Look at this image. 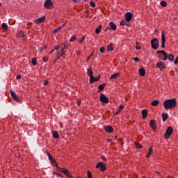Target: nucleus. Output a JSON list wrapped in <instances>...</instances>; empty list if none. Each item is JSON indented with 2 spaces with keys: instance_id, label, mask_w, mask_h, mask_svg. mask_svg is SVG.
Listing matches in <instances>:
<instances>
[{
  "instance_id": "48",
  "label": "nucleus",
  "mask_w": 178,
  "mask_h": 178,
  "mask_svg": "<svg viewBox=\"0 0 178 178\" xmlns=\"http://www.w3.org/2000/svg\"><path fill=\"white\" fill-rule=\"evenodd\" d=\"M42 60L43 62H48V57H43Z\"/></svg>"
},
{
  "instance_id": "30",
  "label": "nucleus",
  "mask_w": 178,
  "mask_h": 178,
  "mask_svg": "<svg viewBox=\"0 0 178 178\" xmlns=\"http://www.w3.org/2000/svg\"><path fill=\"white\" fill-rule=\"evenodd\" d=\"M54 138H59V134H58V131H54L52 133Z\"/></svg>"
},
{
  "instance_id": "3",
  "label": "nucleus",
  "mask_w": 178,
  "mask_h": 178,
  "mask_svg": "<svg viewBox=\"0 0 178 178\" xmlns=\"http://www.w3.org/2000/svg\"><path fill=\"white\" fill-rule=\"evenodd\" d=\"M96 168L99 169L101 172H105V170H106V165L104 162H98L96 165Z\"/></svg>"
},
{
  "instance_id": "44",
  "label": "nucleus",
  "mask_w": 178,
  "mask_h": 178,
  "mask_svg": "<svg viewBox=\"0 0 178 178\" xmlns=\"http://www.w3.org/2000/svg\"><path fill=\"white\" fill-rule=\"evenodd\" d=\"M86 40V36H83L81 39L79 40V42H83Z\"/></svg>"
},
{
  "instance_id": "24",
  "label": "nucleus",
  "mask_w": 178,
  "mask_h": 178,
  "mask_svg": "<svg viewBox=\"0 0 178 178\" xmlns=\"http://www.w3.org/2000/svg\"><path fill=\"white\" fill-rule=\"evenodd\" d=\"M101 30H102V25H99L98 27L95 29V33L99 34V33H101Z\"/></svg>"
},
{
  "instance_id": "32",
  "label": "nucleus",
  "mask_w": 178,
  "mask_h": 178,
  "mask_svg": "<svg viewBox=\"0 0 178 178\" xmlns=\"http://www.w3.org/2000/svg\"><path fill=\"white\" fill-rule=\"evenodd\" d=\"M1 27L3 29V30H5V31H8V26L6 25V23H3V24H1Z\"/></svg>"
},
{
  "instance_id": "34",
  "label": "nucleus",
  "mask_w": 178,
  "mask_h": 178,
  "mask_svg": "<svg viewBox=\"0 0 178 178\" xmlns=\"http://www.w3.org/2000/svg\"><path fill=\"white\" fill-rule=\"evenodd\" d=\"M152 147H149L147 158H149V156L152 155Z\"/></svg>"
},
{
  "instance_id": "7",
  "label": "nucleus",
  "mask_w": 178,
  "mask_h": 178,
  "mask_svg": "<svg viewBox=\"0 0 178 178\" xmlns=\"http://www.w3.org/2000/svg\"><path fill=\"white\" fill-rule=\"evenodd\" d=\"M44 6L46 9H51L54 6V3H52L51 0H46L44 3Z\"/></svg>"
},
{
  "instance_id": "13",
  "label": "nucleus",
  "mask_w": 178,
  "mask_h": 178,
  "mask_svg": "<svg viewBox=\"0 0 178 178\" xmlns=\"http://www.w3.org/2000/svg\"><path fill=\"white\" fill-rule=\"evenodd\" d=\"M104 130L106 133H113V128L110 125H106L104 127Z\"/></svg>"
},
{
  "instance_id": "53",
  "label": "nucleus",
  "mask_w": 178,
  "mask_h": 178,
  "mask_svg": "<svg viewBox=\"0 0 178 178\" xmlns=\"http://www.w3.org/2000/svg\"><path fill=\"white\" fill-rule=\"evenodd\" d=\"M20 79H22V75L17 74V80H20Z\"/></svg>"
},
{
  "instance_id": "35",
  "label": "nucleus",
  "mask_w": 178,
  "mask_h": 178,
  "mask_svg": "<svg viewBox=\"0 0 178 178\" xmlns=\"http://www.w3.org/2000/svg\"><path fill=\"white\" fill-rule=\"evenodd\" d=\"M107 48H108V51H112V50L113 49V44L111 43L110 45L107 47Z\"/></svg>"
},
{
  "instance_id": "10",
  "label": "nucleus",
  "mask_w": 178,
  "mask_h": 178,
  "mask_svg": "<svg viewBox=\"0 0 178 178\" xmlns=\"http://www.w3.org/2000/svg\"><path fill=\"white\" fill-rule=\"evenodd\" d=\"M149 126L154 131H156V122L154 120H150Z\"/></svg>"
},
{
  "instance_id": "20",
  "label": "nucleus",
  "mask_w": 178,
  "mask_h": 178,
  "mask_svg": "<svg viewBox=\"0 0 178 178\" xmlns=\"http://www.w3.org/2000/svg\"><path fill=\"white\" fill-rule=\"evenodd\" d=\"M62 55H63L62 54V53L60 54L59 53V51H58V53L56 54V56L54 59V63L58 62V60H59V58L62 56Z\"/></svg>"
},
{
  "instance_id": "54",
  "label": "nucleus",
  "mask_w": 178,
  "mask_h": 178,
  "mask_svg": "<svg viewBox=\"0 0 178 178\" xmlns=\"http://www.w3.org/2000/svg\"><path fill=\"white\" fill-rule=\"evenodd\" d=\"M161 48H162L163 49H164V48H165V43L161 42Z\"/></svg>"
},
{
  "instance_id": "29",
  "label": "nucleus",
  "mask_w": 178,
  "mask_h": 178,
  "mask_svg": "<svg viewBox=\"0 0 178 178\" xmlns=\"http://www.w3.org/2000/svg\"><path fill=\"white\" fill-rule=\"evenodd\" d=\"M120 26H129V24H127V21L122 19L120 23Z\"/></svg>"
},
{
  "instance_id": "17",
  "label": "nucleus",
  "mask_w": 178,
  "mask_h": 178,
  "mask_svg": "<svg viewBox=\"0 0 178 178\" xmlns=\"http://www.w3.org/2000/svg\"><path fill=\"white\" fill-rule=\"evenodd\" d=\"M148 115V111L146 109L142 110V118L143 119H145L147 118V115Z\"/></svg>"
},
{
  "instance_id": "42",
  "label": "nucleus",
  "mask_w": 178,
  "mask_h": 178,
  "mask_svg": "<svg viewBox=\"0 0 178 178\" xmlns=\"http://www.w3.org/2000/svg\"><path fill=\"white\" fill-rule=\"evenodd\" d=\"M74 40H76V36H75V35H72V36L71 37V38L70 39V42H73V41H74Z\"/></svg>"
},
{
  "instance_id": "18",
  "label": "nucleus",
  "mask_w": 178,
  "mask_h": 178,
  "mask_svg": "<svg viewBox=\"0 0 178 178\" xmlns=\"http://www.w3.org/2000/svg\"><path fill=\"white\" fill-rule=\"evenodd\" d=\"M161 118H162V120L163 122H166L168 118H169V115H168V113H162L161 114Z\"/></svg>"
},
{
  "instance_id": "36",
  "label": "nucleus",
  "mask_w": 178,
  "mask_h": 178,
  "mask_svg": "<svg viewBox=\"0 0 178 178\" xmlns=\"http://www.w3.org/2000/svg\"><path fill=\"white\" fill-rule=\"evenodd\" d=\"M135 144H136V147L138 148V149H141V148H143V145H141L140 143H135Z\"/></svg>"
},
{
  "instance_id": "26",
  "label": "nucleus",
  "mask_w": 178,
  "mask_h": 178,
  "mask_svg": "<svg viewBox=\"0 0 178 178\" xmlns=\"http://www.w3.org/2000/svg\"><path fill=\"white\" fill-rule=\"evenodd\" d=\"M159 100L156 99L152 102L151 105L152 106H156L157 105H159Z\"/></svg>"
},
{
  "instance_id": "9",
  "label": "nucleus",
  "mask_w": 178,
  "mask_h": 178,
  "mask_svg": "<svg viewBox=\"0 0 178 178\" xmlns=\"http://www.w3.org/2000/svg\"><path fill=\"white\" fill-rule=\"evenodd\" d=\"M10 94L11 97H13V99H14V101L19 102V97L17 96V95H16V92H15V91L10 90Z\"/></svg>"
},
{
  "instance_id": "12",
  "label": "nucleus",
  "mask_w": 178,
  "mask_h": 178,
  "mask_svg": "<svg viewBox=\"0 0 178 178\" xmlns=\"http://www.w3.org/2000/svg\"><path fill=\"white\" fill-rule=\"evenodd\" d=\"M157 54H162L163 55L164 58H163V60H168V53L165 51V50H160L157 51Z\"/></svg>"
},
{
  "instance_id": "31",
  "label": "nucleus",
  "mask_w": 178,
  "mask_h": 178,
  "mask_svg": "<svg viewBox=\"0 0 178 178\" xmlns=\"http://www.w3.org/2000/svg\"><path fill=\"white\" fill-rule=\"evenodd\" d=\"M64 170H65V168H60V167L56 165V171L57 172H61V173H63Z\"/></svg>"
},
{
  "instance_id": "33",
  "label": "nucleus",
  "mask_w": 178,
  "mask_h": 178,
  "mask_svg": "<svg viewBox=\"0 0 178 178\" xmlns=\"http://www.w3.org/2000/svg\"><path fill=\"white\" fill-rule=\"evenodd\" d=\"M51 161V165H54V166H58V163L56 160L53 158Z\"/></svg>"
},
{
  "instance_id": "64",
  "label": "nucleus",
  "mask_w": 178,
  "mask_h": 178,
  "mask_svg": "<svg viewBox=\"0 0 178 178\" xmlns=\"http://www.w3.org/2000/svg\"><path fill=\"white\" fill-rule=\"evenodd\" d=\"M2 6V3H0V8Z\"/></svg>"
},
{
  "instance_id": "28",
  "label": "nucleus",
  "mask_w": 178,
  "mask_h": 178,
  "mask_svg": "<svg viewBox=\"0 0 178 178\" xmlns=\"http://www.w3.org/2000/svg\"><path fill=\"white\" fill-rule=\"evenodd\" d=\"M59 48H60L59 51H60L61 54H62V55H65V54H66V50H65V49H63V46H62V44H61V45L59 47Z\"/></svg>"
},
{
  "instance_id": "47",
  "label": "nucleus",
  "mask_w": 178,
  "mask_h": 178,
  "mask_svg": "<svg viewBox=\"0 0 178 178\" xmlns=\"http://www.w3.org/2000/svg\"><path fill=\"white\" fill-rule=\"evenodd\" d=\"M90 6H92V8H95V2L90 1Z\"/></svg>"
},
{
  "instance_id": "50",
  "label": "nucleus",
  "mask_w": 178,
  "mask_h": 178,
  "mask_svg": "<svg viewBox=\"0 0 178 178\" xmlns=\"http://www.w3.org/2000/svg\"><path fill=\"white\" fill-rule=\"evenodd\" d=\"M134 60H135V62H140V58H138V57H136L134 58Z\"/></svg>"
},
{
  "instance_id": "58",
  "label": "nucleus",
  "mask_w": 178,
  "mask_h": 178,
  "mask_svg": "<svg viewBox=\"0 0 178 178\" xmlns=\"http://www.w3.org/2000/svg\"><path fill=\"white\" fill-rule=\"evenodd\" d=\"M58 31H59V29H55L53 32H54V33H58Z\"/></svg>"
},
{
  "instance_id": "59",
  "label": "nucleus",
  "mask_w": 178,
  "mask_h": 178,
  "mask_svg": "<svg viewBox=\"0 0 178 178\" xmlns=\"http://www.w3.org/2000/svg\"><path fill=\"white\" fill-rule=\"evenodd\" d=\"M158 58H159L161 59L162 58V55L161 54H159Z\"/></svg>"
},
{
  "instance_id": "46",
  "label": "nucleus",
  "mask_w": 178,
  "mask_h": 178,
  "mask_svg": "<svg viewBox=\"0 0 178 178\" xmlns=\"http://www.w3.org/2000/svg\"><path fill=\"white\" fill-rule=\"evenodd\" d=\"M59 47H60V46L58 45L57 47H54V50L57 51V53L59 52V50L60 49V48H59Z\"/></svg>"
},
{
  "instance_id": "45",
  "label": "nucleus",
  "mask_w": 178,
  "mask_h": 178,
  "mask_svg": "<svg viewBox=\"0 0 178 178\" xmlns=\"http://www.w3.org/2000/svg\"><path fill=\"white\" fill-rule=\"evenodd\" d=\"M54 175H56L57 177H62V174L59 173V172H53Z\"/></svg>"
},
{
  "instance_id": "37",
  "label": "nucleus",
  "mask_w": 178,
  "mask_h": 178,
  "mask_svg": "<svg viewBox=\"0 0 178 178\" xmlns=\"http://www.w3.org/2000/svg\"><path fill=\"white\" fill-rule=\"evenodd\" d=\"M160 5H161V6H163V8H166L168 4H167L166 1H161Z\"/></svg>"
},
{
  "instance_id": "2",
  "label": "nucleus",
  "mask_w": 178,
  "mask_h": 178,
  "mask_svg": "<svg viewBox=\"0 0 178 178\" xmlns=\"http://www.w3.org/2000/svg\"><path fill=\"white\" fill-rule=\"evenodd\" d=\"M151 45L153 49H158V48H159V40H158V38H154V39H152L151 40Z\"/></svg>"
},
{
  "instance_id": "57",
  "label": "nucleus",
  "mask_w": 178,
  "mask_h": 178,
  "mask_svg": "<svg viewBox=\"0 0 178 178\" xmlns=\"http://www.w3.org/2000/svg\"><path fill=\"white\" fill-rule=\"evenodd\" d=\"M102 159H103L104 161H106V158H105V156H102Z\"/></svg>"
},
{
  "instance_id": "51",
  "label": "nucleus",
  "mask_w": 178,
  "mask_h": 178,
  "mask_svg": "<svg viewBox=\"0 0 178 178\" xmlns=\"http://www.w3.org/2000/svg\"><path fill=\"white\" fill-rule=\"evenodd\" d=\"M119 109H120H120H124V105H123V104L120 105Z\"/></svg>"
},
{
  "instance_id": "27",
  "label": "nucleus",
  "mask_w": 178,
  "mask_h": 178,
  "mask_svg": "<svg viewBox=\"0 0 178 178\" xmlns=\"http://www.w3.org/2000/svg\"><path fill=\"white\" fill-rule=\"evenodd\" d=\"M105 87H106V83H102L98 86V88L100 90V91H102Z\"/></svg>"
},
{
  "instance_id": "25",
  "label": "nucleus",
  "mask_w": 178,
  "mask_h": 178,
  "mask_svg": "<svg viewBox=\"0 0 178 178\" xmlns=\"http://www.w3.org/2000/svg\"><path fill=\"white\" fill-rule=\"evenodd\" d=\"M168 59L171 62H173V60H175V56H173V54H170L168 55Z\"/></svg>"
},
{
  "instance_id": "61",
  "label": "nucleus",
  "mask_w": 178,
  "mask_h": 178,
  "mask_svg": "<svg viewBox=\"0 0 178 178\" xmlns=\"http://www.w3.org/2000/svg\"><path fill=\"white\" fill-rule=\"evenodd\" d=\"M62 29V26H60V27H58V30L59 31V30H61Z\"/></svg>"
},
{
  "instance_id": "8",
  "label": "nucleus",
  "mask_w": 178,
  "mask_h": 178,
  "mask_svg": "<svg viewBox=\"0 0 178 178\" xmlns=\"http://www.w3.org/2000/svg\"><path fill=\"white\" fill-rule=\"evenodd\" d=\"M134 16V15L131 12H128V13H125L126 22H127L128 23H129V22H131V19H133Z\"/></svg>"
},
{
  "instance_id": "39",
  "label": "nucleus",
  "mask_w": 178,
  "mask_h": 178,
  "mask_svg": "<svg viewBox=\"0 0 178 178\" xmlns=\"http://www.w3.org/2000/svg\"><path fill=\"white\" fill-rule=\"evenodd\" d=\"M99 52H100V54H104L105 52V47H102L99 49Z\"/></svg>"
},
{
  "instance_id": "1",
  "label": "nucleus",
  "mask_w": 178,
  "mask_h": 178,
  "mask_svg": "<svg viewBox=\"0 0 178 178\" xmlns=\"http://www.w3.org/2000/svg\"><path fill=\"white\" fill-rule=\"evenodd\" d=\"M163 105L166 110L174 109V108H176V105H177V101L176 100V98L166 99L163 102Z\"/></svg>"
},
{
  "instance_id": "23",
  "label": "nucleus",
  "mask_w": 178,
  "mask_h": 178,
  "mask_svg": "<svg viewBox=\"0 0 178 178\" xmlns=\"http://www.w3.org/2000/svg\"><path fill=\"white\" fill-rule=\"evenodd\" d=\"M161 42L163 43L166 42V37L165 36V31H163L161 34Z\"/></svg>"
},
{
  "instance_id": "60",
  "label": "nucleus",
  "mask_w": 178,
  "mask_h": 178,
  "mask_svg": "<svg viewBox=\"0 0 178 178\" xmlns=\"http://www.w3.org/2000/svg\"><path fill=\"white\" fill-rule=\"evenodd\" d=\"M73 1V2H74L75 3H77V0H72Z\"/></svg>"
},
{
  "instance_id": "63",
  "label": "nucleus",
  "mask_w": 178,
  "mask_h": 178,
  "mask_svg": "<svg viewBox=\"0 0 178 178\" xmlns=\"http://www.w3.org/2000/svg\"><path fill=\"white\" fill-rule=\"evenodd\" d=\"M22 37H24V33H22Z\"/></svg>"
},
{
  "instance_id": "6",
  "label": "nucleus",
  "mask_w": 178,
  "mask_h": 178,
  "mask_svg": "<svg viewBox=\"0 0 178 178\" xmlns=\"http://www.w3.org/2000/svg\"><path fill=\"white\" fill-rule=\"evenodd\" d=\"M117 29L116 24H114L113 22H110L108 24V26L106 27V30H113V31H115Z\"/></svg>"
},
{
  "instance_id": "43",
  "label": "nucleus",
  "mask_w": 178,
  "mask_h": 178,
  "mask_svg": "<svg viewBox=\"0 0 178 178\" xmlns=\"http://www.w3.org/2000/svg\"><path fill=\"white\" fill-rule=\"evenodd\" d=\"M94 56V53H91V54L87 58L86 60H90L91 58Z\"/></svg>"
},
{
  "instance_id": "19",
  "label": "nucleus",
  "mask_w": 178,
  "mask_h": 178,
  "mask_svg": "<svg viewBox=\"0 0 178 178\" xmlns=\"http://www.w3.org/2000/svg\"><path fill=\"white\" fill-rule=\"evenodd\" d=\"M139 74H140V76H142L143 77H144L145 76V69L140 68L139 69Z\"/></svg>"
},
{
  "instance_id": "4",
  "label": "nucleus",
  "mask_w": 178,
  "mask_h": 178,
  "mask_svg": "<svg viewBox=\"0 0 178 178\" xmlns=\"http://www.w3.org/2000/svg\"><path fill=\"white\" fill-rule=\"evenodd\" d=\"M171 134H173V128L172 127H169L166 129L165 134L164 135L165 138H166V140L170 138Z\"/></svg>"
},
{
  "instance_id": "21",
  "label": "nucleus",
  "mask_w": 178,
  "mask_h": 178,
  "mask_svg": "<svg viewBox=\"0 0 178 178\" xmlns=\"http://www.w3.org/2000/svg\"><path fill=\"white\" fill-rule=\"evenodd\" d=\"M120 73L119 72H117V73H115V74H112L111 75V80H112V79H115L116 80V79H118V77H119V76H120Z\"/></svg>"
},
{
  "instance_id": "55",
  "label": "nucleus",
  "mask_w": 178,
  "mask_h": 178,
  "mask_svg": "<svg viewBox=\"0 0 178 178\" xmlns=\"http://www.w3.org/2000/svg\"><path fill=\"white\" fill-rule=\"evenodd\" d=\"M136 49H141V47H139L138 45H136Z\"/></svg>"
},
{
  "instance_id": "5",
  "label": "nucleus",
  "mask_w": 178,
  "mask_h": 178,
  "mask_svg": "<svg viewBox=\"0 0 178 178\" xmlns=\"http://www.w3.org/2000/svg\"><path fill=\"white\" fill-rule=\"evenodd\" d=\"M99 99L101 102H103V104H108V102H109V98L106 97V95H105L104 93H101Z\"/></svg>"
},
{
  "instance_id": "40",
  "label": "nucleus",
  "mask_w": 178,
  "mask_h": 178,
  "mask_svg": "<svg viewBox=\"0 0 178 178\" xmlns=\"http://www.w3.org/2000/svg\"><path fill=\"white\" fill-rule=\"evenodd\" d=\"M47 156H48L49 161H51V160H52V159H54V157L52 156V155H51V153L47 152Z\"/></svg>"
},
{
  "instance_id": "16",
  "label": "nucleus",
  "mask_w": 178,
  "mask_h": 178,
  "mask_svg": "<svg viewBox=\"0 0 178 178\" xmlns=\"http://www.w3.org/2000/svg\"><path fill=\"white\" fill-rule=\"evenodd\" d=\"M45 19H46L45 16H42L39 19H35V23H36L37 24H38V23H42V22H44Z\"/></svg>"
},
{
  "instance_id": "56",
  "label": "nucleus",
  "mask_w": 178,
  "mask_h": 178,
  "mask_svg": "<svg viewBox=\"0 0 178 178\" xmlns=\"http://www.w3.org/2000/svg\"><path fill=\"white\" fill-rule=\"evenodd\" d=\"M121 111L120 110H118L115 115H119V113H120Z\"/></svg>"
},
{
  "instance_id": "11",
  "label": "nucleus",
  "mask_w": 178,
  "mask_h": 178,
  "mask_svg": "<svg viewBox=\"0 0 178 178\" xmlns=\"http://www.w3.org/2000/svg\"><path fill=\"white\" fill-rule=\"evenodd\" d=\"M87 74L89 76L90 79H94V72H92V67H89V68L87 70Z\"/></svg>"
},
{
  "instance_id": "52",
  "label": "nucleus",
  "mask_w": 178,
  "mask_h": 178,
  "mask_svg": "<svg viewBox=\"0 0 178 178\" xmlns=\"http://www.w3.org/2000/svg\"><path fill=\"white\" fill-rule=\"evenodd\" d=\"M48 83H49V82L48 81V80H45L44 82L43 83V84H44V86H48Z\"/></svg>"
},
{
  "instance_id": "62",
  "label": "nucleus",
  "mask_w": 178,
  "mask_h": 178,
  "mask_svg": "<svg viewBox=\"0 0 178 178\" xmlns=\"http://www.w3.org/2000/svg\"><path fill=\"white\" fill-rule=\"evenodd\" d=\"M54 49H52L49 54H52V52H54Z\"/></svg>"
},
{
  "instance_id": "41",
  "label": "nucleus",
  "mask_w": 178,
  "mask_h": 178,
  "mask_svg": "<svg viewBox=\"0 0 178 178\" xmlns=\"http://www.w3.org/2000/svg\"><path fill=\"white\" fill-rule=\"evenodd\" d=\"M88 178H93L92 177V172H91V171H88Z\"/></svg>"
},
{
  "instance_id": "14",
  "label": "nucleus",
  "mask_w": 178,
  "mask_h": 178,
  "mask_svg": "<svg viewBox=\"0 0 178 178\" xmlns=\"http://www.w3.org/2000/svg\"><path fill=\"white\" fill-rule=\"evenodd\" d=\"M156 67H159L161 70H163L165 69V63L162 61L157 63Z\"/></svg>"
},
{
  "instance_id": "49",
  "label": "nucleus",
  "mask_w": 178,
  "mask_h": 178,
  "mask_svg": "<svg viewBox=\"0 0 178 178\" xmlns=\"http://www.w3.org/2000/svg\"><path fill=\"white\" fill-rule=\"evenodd\" d=\"M63 46V48L64 49V51H67V46L65 44H61Z\"/></svg>"
},
{
  "instance_id": "38",
  "label": "nucleus",
  "mask_w": 178,
  "mask_h": 178,
  "mask_svg": "<svg viewBox=\"0 0 178 178\" xmlns=\"http://www.w3.org/2000/svg\"><path fill=\"white\" fill-rule=\"evenodd\" d=\"M31 63L32 65H33V66H35V65H37V60L35 58H33L31 60Z\"/></svg>"
},
{
  "instance_id": "15",
  "label": "nucleus",
  "mask_w": 178,
  "mask_h": 178,
  "mask_svg": "<svg viewBox=\"0 0 178 178\" xmlns=\"http://www.w3.org/2000/svg\"><path fill=\"white\" fill-rule=\"evenodd\" d=\"M99 79H101V75H99L97 77L93 76V79H89L90 84H92V83H95V81H98L99 80Z\"/></svg>"
},
{
  "instance_id": "22",
  "label": "nucleus",
  "mask_w": 178,
  "mask_h": 178,
  "mask_svg": "<svg viewBox=\"0 0 178 178\" xmlns=\"http://www.w3.org/2000/svg\"><path fill=\"white\" fill-rule=\"evenodd\" d=\"M63 173H64V175H66L67 177H72V175L70 174L69 170H67V169L66 168H64Z\"/></svg>"
}]
</instances>
